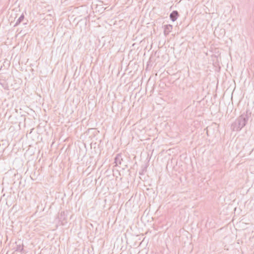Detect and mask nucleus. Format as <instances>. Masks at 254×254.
<instances>
[{"label": "nucleus", "instance_id": "nucleus-1", "mask_svg": "<svg viewBox=\"0 0 254 254\" xmlns=\"http://www.w3.org/2000/svg\"><path fill=\"white\" fill-rule=\"evenodd\" d=\"M249 120V113L247 111L246 114H242L232 124L231 128L233 131H239L244 127Z\"/></svg>", "mask_w": 254, "mask_h": 254}, {"label": "nucleus", "instance_id": "nucleus-7", "mask_svg": "<svg viewBox=\"0 0 254 254\" xmlns=\"http://www.w3.org/2000/svg\"><path fill=\"white\" fill-rule=\"evenodd\" d=\"M63 215H64V212H62L61 213V216L62 217Z\"/></svg>", "mask_w": 254, "mask_h": 254}, {"label": "nucleus", "instance_id": "nucleus-3", "mask_svg": "<svg viewBox=\"0 0 254 254\" xmlns=\"http://www.w3.org/2000/svg\"><path fill=\"white\" fill-rule=\"evenodd\" d=\"M179 16V12L177 10H173L170 14L171 20L174 22L176 21Z\"/></svg>", "mask_w": 254, "mask_h": 254}, {"label": "nucleus", "instance_id": "nucleus-5", "mask_svg": "<svg viewBox=\"0 0 254 254\" xmlns=\"http://www.w3.org/2000/svg\"><path fill=\"white\" fill-rule=\"evenodd\" d=\"M123 161V158L122 157V155L121 154H117L116 157L115 158L114 163L116 164V166H118L119 165L121 164V162Z\"/></svg>", "mask_w": 254, "mask_h": 254}, {"label": "nucleus", "instance_id": "nucleus-4", "mask_svg": "<svg viewBox=\"0 0 254 254\" xmlns=\"http://www.w3.org/2000/svg\"><path fill=\"white\" fill-rule=\"evenodd\" d=\"M15 246L16 247H14L15 251L21 253L23 250V244L20 241L16 242Z\"/></svg>", "mask_w": 254, "mask_h": 254}, {"label": "nucleus", "instance_id": "nucleus-6", "mask_svg": "<svg viewBox=\"0 0 254 254\" xmlns=\"http://www.w3.org/2000/svg\"><path fill=\"white\" fill-rule=\"evenodd\" d=\"M24 15L23 14H22L19 17V18L16 21L15 25L14 26H17L18 25H19L24 19Z\"/></svg>", "mask_w": 254, "mask_h": 254}, {"label": "nucleus", "instance_id": "nucleus-2", "mask_svg": "<svg viewBox=\"0 0 254 254\" xmlns=\"http://www.w3.org/2000/svg\"><path fill=\"white\" fill-rule=\"evenodd\" d=\"M173 26L171 24L165 25L164 26V34L168 35L172 30Z\"/></svg>", "mask_w": 254, "mask_h": 254}]
</instances>
